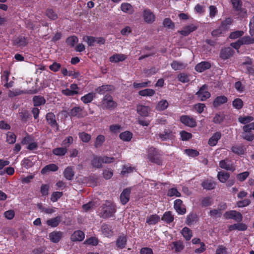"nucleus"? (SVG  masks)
I'll use <instances>...</instances> for the list:
<instances>
[{
	"label": "nucleus",
	"mask_w": 254,
	"mask_h": 254,
	"mask_svg": "<svg viewBox=\"0 0 254 254\" xmlns=\"http://www.w3.org/2000/svg\"><path fill=\"white\" fill-rule=\"evenodd\" d=\"M169 106V104L167 100H162L159 101L156 106V109L158 111H163L167 109Z\"/></svg>",
	"instance_id": "nucleus-42"
},
{
	"label": "nucleus",
	"mask_w": 254,
	"mask_h": 254,
	"mask_svg": "<svg viewBox=\"0 0 254 254\" xmlns=\"http://www.w3.org/2000/svg\"><path fill=\"white\" fill-rule=\"evenodd\" d=\"M136 112L139 116L141 117H147L150 113L151 109L148 106L138 104L136 106Z\"/></svg>",
	"instance_id": "nucleus-6"
},
{
	"label": "nucleus",
	"mask_w": 254,
	"mask_h": 254,
	"mask_svg": "<svg viewBox=\"0 0 254 254\" xmlns=\"http://www.w3.org/2000/svg\"><path fill=\"white\" fill-rule=\"evenodd\" d=\"M180 121L185 126L190 127H195L197 125L195 120L187 115L182 116L180 117Z\"/></svg>",
	"instance_id": "nucleus-7"
},
{
	"label": "nucleus",
	"mask_w": 254,
	"mask_h": 254,
	"mask_svg": "<svg viewBox=\"0 0 254 254\" xmlns=\"http://www.w3.org/2000/svg\"><path fill=\"white\" fill-rule=\"evenodd\" d=\"M113 89V86L109 85H104L96 90V92L100 94H104L108 91H111Z\"/></svg>",
	"instance_id": "nucleus-40"
},
{
	"label": "nucleus",
	"mask_w": 254,
	"mask_h": 254,
	"mask_svg": "<svg viewBox=\"0 0 254 254\" xmlns=\"http://www.w3.org/2000/svg\"><path fill=\"white\" fill-rule=\"evenodd\" d=\"M96 94L95 93H89L81 98V100L85 104H88L92 102Z\"/></svg>",
	"instance_id": "nucleus-33"
},
{
	"label": "nucleus",
	"mask_w": 254,
	"mask_h": 254,
	"mask_svg": "<svg viewBox=\"0 0 254 254\" xmlns=\"http://www.w3.org/2000/svg\"><path fill=\"white\" fill-rule=\"evenodd\" d=\"M230 177L229 173L224 172L220 171L218 173L217 178L219 181L222 183H225Z\"/></svg>",
	"instance_id": "nucleus-31"
},
{
	"label": "nucleus",
	"mask_w": 254,
	"mask_h": 254,
	"mask_svg": "<svg viewBox=\"0 0 254 254\" xmlns=\"http://www.w3.org/2000/svg\"><path fill=\"white\" fill-rule=\"evenodd\" d=\"M187 64L180 61H174L171 64V67L175 70H182L185 69Z\"/></svg>",
	"instance_id": "nucleus-23"
},
{
	"label": "nucleus",
	"mask_w": 254,
	"mask_h": 254,
	"mask_svg": "<svg viewBox=\"0 0 254 254\" xmlns=\"http://www.w3.org/2000/svg\"><path fill=\"white\" fill-rule=\"evenodd\" d=\"M74 175L73 167H67L64 172V177L68 180H71Z\"/></svg>",
	"instance_id": "nucleus-32"
},
{
	"label": "nucleus",
	"mask_w": 254,
	"mask_h": 254,
	"mask_svg": "<svg viewBox=\"0 0 254 254\" xmlns=\"http://www.w3.org/2000/svg\"><path fill=\"white\" fill-rule=\"evenodd\" d=\"M221 137V133L220 132L217 131L215 132L213 135L209 138L208 143L211 146L216 145L218 141Z\"/></svg>",
	"instance_id": "nucleus-20"
},
{
	"label": "nucleus",
	"mask_w": 254,
	"mask_h": 254,
	"mask_svg": "<svg viewBox=\"0 0 254 254\" xmlns=\"http://www.w3.org/2000/svg\"><path fill=\"white\" fill-rule=\"evenodd\" d=\"M227 98L225 96L217 97L213 101V105L214 107L217 108L221 105L227 102Z\"/></svg>",
	"instance_id": "nucleus-25"
},
{
	"label": "nucleus",
	"mask_w": 254,
	"mask_h": 254,
	"mask_svg": "<svg viewBox=\"0 0 254 254\" xmlns=\"http://www.w3.org/2000/svg\"><path fill=\"white\" fill-rule=\"evenodd\" d=\"M127 58V56L122 54H115L110 57V61L112 63H117L123 62Z\"/></svg>",
	"instance_id": "nucleus-19"
},
{
	"label": "nucleus",
	"mask_w": 254,
	"mask_h": 254,
	"mask_svg": "<svg viewBox=\"0 0 254 254\" xmlns=\"http://www.w3.org/2000/svg\"><path fill=\"white\" fill-rule=\"evenodd\" d=\"M197 28V26L195 24H191L189 25L184 27L182 29L179 31L178 32L181 35L186 36H188L190 33L195 31Z\"/></svg>",
	"instance_id": "nucleus-12"
},
{
	"label": "nucleus",
	"mask_w": 254,
	"mask_h": 254,
	"mask_svg": "<svg viewBox=\"0 0 254 254\" xmlns=\"http://www.w3.org/2000/svg\"><path fill=\"white\" fill-rule=\"evenodd\" d=\"M211 65L209 63L202 62L196 65L195 69L197 71L202 72L205 70L209 69Z\"/></svg>",
	"instance_id": "nucleus-21"
},
{
	"label": "nucleus",
	"mask_w": 254,
	"mask_h": 254,
	"mask_svg": "<svg viewBox=\"0 0 254 254\" xmlns=\"http://www.w3.org/2000/svg\"><path fill=\"white\" fill-rule=\"evenodd\" d=\"M162 154L160 151L157 150L153 147H150L148 149L147 158L149 160L157 165L162 164Z\"/></svg>",
	"instance_id": "nucleus-2"
},
{
	"label": "nucleus",
	"mask_w": 254,
	"mask_h": 254,
	"mask_svg": "<svg viewBox=\"0 0 254 254\" xmlns=\"http://www.w3.org/2000/svg\"><path fill=\"white\" fill-rule=\"evenodd\" d=\"M160 219V217L156 214L150 215L146 220V223L149 225H154L156 224Z\"/></svg>",
	"instance_id": "nucleus-46"
},
{
	"label": "nucleus",
	"mask_w": 254,
	"mask_h": 254,
	"mask_svg": "<svg viewBox=\"0 0 254 254\" xmlns=\"http://www.w3.org/2000/svg\"><path fill=\"white\" fill-rule=\"evenodd\" d=\"M163 24L165 27L168 28L174 29L175 25L171 19L166 18L163 20Z\"/></svg>",
	"instance_id": "nucleus-60"
},
{
	"label": "nucleus",
	"mask_w": 254,
	"mask_h": 254,
	"mask_svg": "<svg viewBox=\"0 0 254 254\" xmlns=\"http://www.w3.org/2000/svg\"><path fill=\"white\" fill-rule=\"evenodd\" d=\"M134 170V168L131 166H123L121 174L123 176H127L128 174L132 172Z\"/></svg>",
	"instance_id": "nucleus-54"
},
{
	"label": "nucleus",
	"mask_w": 254,
	"mask_h": 254,
	"mask_svg": "<svg viewBox=\"0 0 254 254\" xmlns=\"http://www.w3.org/2000/svg\"><path fill=\"white\" fill-rule=\"evenodd\" d=\"M175 132L171 128H165L163 131L157 133L155 136L158 140L161 141L173 140L175 138Z\"/></svg>",
	"instance_id": "nucleus-3"
},
{
	"label": "nucleus",
	"mask_w": 254,
	"mask_h": 254,
	"mask_svg": "<svg viewBox=\"0 0 254 254\" xmlns=\"http://www.w3.org/2000/svg\"><path fill=\"white\" fill-rule=\"evenodd\" d=\"M201 185L204 189L210 190L215 188L216 184L214 181L206 180L203 182Z\"/></svg>",
	"instance_id": "nucleus-38"
},
{
	"label": "nucleus",
	"mask_w": 254,
	"mask_h": 254,
	"mask_svg": "<svg viewBox=\"0 0 254 254\" xmlns=\"http://www.w3.org/2000/svg\"><path fill=\"white\" fill-rule=\"evenodd\" d=\"M63 236V233L61 231H53L49 234V239L53 243H58Z\"/></svg>",
	"instance_id": "nucleus-14"
},
{
	"label": "nucleus",
	"mask_w": 254,
	"mask_h": 254,
	"mask_svg": "<svg viewBox=\"0 0 254 254\" xmlns=\"http://www.w3.org/2000/svg\"><path fill=\"white\" fill-rule=\"evenodd\" d=\"M244 32L242 30H238L231 32L229 35V38L232 39H235L242 36Z\"/></svg>",
	"instance_id": "nucleus-55"
},
{
	"label": "nucleus",
	"mask_w": 254,
	"mask_h": 254,
	"mask_svg": "<svg viewBox=\"0 0 254 254\" xmlns=\"http://www.w3.org/2000/svg\"><path fill=\"white\" fill-rule=\"evenodd\" d=\"M70 115L72 117H77L78 118L84 117V115L82 114V109L80 107L73 108L70 110Z\"/></svg>",
	"instance_id": "nucleus-24"
},
{
	"label": "nucleus",
	"mask_w": 254,
	"mask_h": 254,
	"mask_svg": "<svg viewBox=\"0 0 254 254\" xmlns=\"http://www.w3.org/2000/svg\"><path fill=\"white\" fill-rule=\"evenodd\" d=\"M219 165L222 169L226 170L234 171L235 170V167L233 162L229 159L221 160Z\"/></svg>",
	"instance_id": "nucleus-9"
},
{
	"label": "nucleus",
	"mask_w": 254,
	"mask_h": 254,
	"mask_svg": "<svg viewBox=\"0 0 254 254\" xmlns=\"http://www.w3.org/2000/svg\"><path fill=\"white\" fill-rule=\"evenodd\" d=\"M181 233L187 241L190 240L192 236V233L190 229L186 227L182 230Z\"/></svg>",
	"instance_id": "nucleus-35"
},
{
	"label": "nucleus",
	"mask_w": 254,
	"mask_h": 254,
	"mask_svg": "<svg viewBox=\"0 0 254 254\" xmlns=\"http://www.w3.org/2000/svg\"><path fill=\"white\" fill-rule=\"evenodd\" d=\"M232 19L230 18H226L221 22L220 26L226 32L228 30L230 26L232 23Z\"/></svg>",
	"instance_id": "nucleus-44"
},
{
	"label": "nucleus",
	"mask_w": 254,
	"mask_h": 254,
	"mask_svg": "<svg viewBox=\"0 0 254 254\" xmlns=\"http://www.w3.org/2000/svg\"><path fill=\"white\" fill-rule=\"evenodd\" d=\"M91 164L93 167L100 168L102 167V161L101 157L94 156L91 161Z\"/></svg>",
	"instance_id": "nucleus-30"
},
{
	"label": "nucleus",
	"mask_w": 254,
	"mask_h": 254,
	"mask_svg": "<svg viewBox=\"0 0 254 254\" xmlns=\"http://www.w3.org/2000/svg\"><path fill=\"white\" fill-rule=\"evenodd\" d=\"M242 137L249 141H252L254 138V134L251 132H245L243 131Z\"/></svg>",
	"instance_id": "nucleus-61"
},
{
	"label": "nucleus",
	"mask_w": 254,
	"mask_h": 254,
	"mask_svg": "<svg viewBox=\"0 0 254 254\" xmlns=\"http://www.w3.org/2000/svg\"><path fill=\"white\" fill-rule=\"evenodd\" d=\"M103 175L104 178L108 180L112 178L113 175V172L110 169H106L103 170Z\"/></svg>",
	"instance_id": "nucleus-63"
},
{
	"label": "nucleus",
	"mask_w": 254,
	"mask_h": 254,
	"mask_svg": "<svg viewBox=\"0 0 254 254\" xmlns=\"http://www.w3.org/2000/svg\"><path fill=\"white\" fill-rule=\"evenodd\" d=\"M247 229V226L244 223H237L231 225L229 227V230L231 231L235 230L239 231H245Z\"/></svg>",
	"instance_id": "nucleus-28"
},
{
	"label": "nucleus",
	"mask_w": 254,
	"mask_h": 254,
	"mask_svg": "<svg viewBox=\"0 0 254 254\" xmlns=\"http://www.w3.org/2000/svg\"><path fill=\"white\" fill-rule=\"evenodd\" d=\"M46 15L52 20H56L58 18V15L52 9H48L46 11Z\"/></svg>",
	"instance_id": "nucleus-58"
},
{
	"label": "nucleus",
	"mask_w": 254,
	"mask_h": 254,
	"mask_svg": "<svg viewBox=\"0 0 254 254\" xmlns=\"http://www.w3.org/2000/svg\"><path fill=\"white\" fill-rule=\"evenodd\" d=\"M46 120L50 126L54 128L58 129V125L56 120V116L52 113H49L46 115Z\"/></svg>",
	"instance_id": "nucleus-16"
},
{
	"label": "nucleus",
	"mask_w": 254,
	"mask_h": 254,
	"mask_svg": "<svg viewBox=\"0 0 254 254\" xmlns=\"http://www.w3.org/2000/svg\"><path fill=\"white\" fill-rule=\"evenodd\" d=\"M83 39L87 42L89 46H93L95 43V37L92 36H85Z\"/></svg>",
	"instance_id": "nucleus-57"
},
{
	"label": "nucleus",
	"mask_w": 254,
	"mask_h": 254,
	"mask_svg": "<svg viewBox=\"0 0 254 254\" xmlns=\"http://www.w3.org/2000/svg\"><path fill=\"white\" fill-rule=\"evenodd\" d=\"M85 237L84 233L81 231H76L71 236L72 241H81Z\"/></svg>",
	"instance_id": "nucleus-22"
},
{
	"label": "nucleus",
	"mask_w": 254,
	"mask_h": 254,
	"mask_svg": "<svg viewBox=\"0 0 254 254\" xmlns=\"http://www.w3.org/2000/svg\"><path fill=\"white\" fill-rule=\"evenodd\" d=\"M33 101L34 106H39L44 105L46 103V100L43 97L40 96H35L33 98Z\"/></svg>",
	"instance_id": "nucleus-34"
},
{
	"label": "nucleus",
	"mask_w": 254,
	"mask_h": 254,
	"mask_svg": "<svg viewBox=\"0 0 254 254\" xmlns=\"http://www.w3.org/2000/svg\"><path fill=\"white\" fill-rule=\"evenodd\" d=\"M62 218L61 216H58L48 220L46 221V224L52 227H56L58 226L61 222Z\"/></svg>",
	"instance_id": "nucleus-27"
},
{
	"label": "nucleus",
	"mask_w": 254,
	"mask_h": 254,
	"mask_svg": "<svg viewBox=\"0 0 254 254\" xmlns=\"http://www.w3.org/2000/svg\"><path fill=\"white\" fill-rule=\"evenodd\" d=\"M246 147L242 144L233 145L231 148L232 152L238 155L244 154L246 152Z\"/></svg>",
	"instance_id": "nucleus-13"
},
{
	"label": "nucleus",
	"mask_w": 254,
	"mask_h": 254,
	"mask_svg": "<svg viewBox=\"0 0 254 254\" xmlns=\"http://www.w3.org/2000/svg\"><path fill=\"white\" fill-rule=\"evenodd\" d=\"M233 106L237 109H240L243 106V101L239 98H237L233 101Z\"/></svg>",
	"instance_id": "nucleus-64"
},
{
	"label": "nucleus",
	"mask_w": 254,
	"mask_h": 254,
	"mask_svg": "<svg viewBox=\"0 0 254 254\" xmlns=\"http://www.w3.org/2000/svg\"><path fill=\"white\" fill-rule=\"evenodd\" d=\"M183 201L180 199H176L174 201V208L179 214H184L186 213V208L183 206Z\"/></svg>",
	"instance_id": "nucleus-18"
},
{
	"label": "nucleus",
	"mask_w": 254,
	"mask_h": 254,
	"mask_svg": "<svg viewBox=\"0 0 254 254\" xmlns=\"http://www.w3.org/2000/svg\"><path fill=\"white\" fill-rule=\"evenodd\" d=\"M132 137V133L129 131H125L120 134V138L124 141H129Z\"/></svg>",
	"instance_id": "nucleus-41"
},
{
	"label": "nucleus",
	"mask_w": 254,
	"mask_h": 254,
	"mask_svg": "<svg viewBox=\"0 0 254 254\" xmlns=\"http://www.w3.org/2000/svg\"><path fill=\"white\" fill-rule=\"evenodd\" d=\"M102 232L103 234L107 237H109L112 235L113 231L111 230V228L110 226L103 224L101 228Z\"/></svg>",
	"instance_id": "nucleus-43"
},
{
	"label": "nucleus",
	"mask_w": 254,
	"mask_h": 254,
	"mask_svg": "<svg viewBox=\"0 0 254 254\" xmlns=\"http://www.w3.org/2000/svg\"><path fill=\"white\" fill-rule=\"evenodd\" d=\"M78 39L75 36L69 37L66 39L67 44L71 47H74L75 44L77 43Z\"/></svg>",
	"instance_id": "nucleus-56"
},
{
	"label": "nucleus",
	"mask_w": 254,
	"mask_h": 254,
	"mask_svg": "<svg viewBox=\"0 0 254 254\" xmlns=\"http://www.w3.org/2000/svg\"><path fill=\"white\" fill-rule=\"evenodd\" d=\"M232 4H233V8L235 10L239 12V13H243V16H245L247 14V11L244 9H242V2L241 0H231Z\"/></svg>",
	"instance_id": "nucleus-15"
},
{
	"label": "nucleus",
	"mask_w": 254,
	"mask_h": 254,
	"mask_svg": "<svg viewBox=\"0 0 254 254\" xmlns=\"http://www.w3.org/2000/svg\"><path fill=\"white\" fill-rule=\"evenodd\" d=\"M121 9L123 12L128 14H131L133 12V8L132 5L127 2L123 3L121 4Z\"/></svg>",
	"instance_id": "nucleus-29"
},
{
	"label": "nucleus",
	"mask_w": 254,
	"mask_h": 254,
	"mask_svg": "<svg viewBox=\"0 0 254 254\" xmlns=\"http://www.w3.org/2000/svg\"><path fill=\"white\" fill-rule=\"evenodd\" d=\"M180 135L182 140H188L192 137V134L185 130L180 132Z\"/></svg>",
	"instance_id": "nucleus-62"
},
{
	"label": "nucleus",
	"mask_w": 254,
	"mask_h": 254,
	"mask_svg": "<svg viewBox=\"0 0 254 254\" xmlns=\"http://www.w3.org/2000/svg\"><path fill=\"white\" fill-rule=\"evenodd\" d=\"M116 211L115 205L113 203L107 201L101 207L100 213L102 217L107 218L112 217Z\"/></svg>",
	"instance_id": "nucleus-1"
},
{
	"label": "nucleus",
	"mask_w": 254,
	"mask_h": 254,
	"mask_svg": "<svg viewBox=\"0 0 254 254\" xmlns=\"http://www.w3.org/2000/svg\"><path fill=\"white\" fill-rule=\"evenodd\" d=\"M59 168L57 165L55 164H50L45 166L41 170L42 174H46L47 173L53 171L55 172L58 170Z\"/></svg>",
	"instance_id": "nucleus-26"
},
{
	"label": "nucleus",
	"mask_w": 254,
	"mask_h": 254,
	"mask_svg": "<svg viewBox=\"0 0 254 254\" xmlns=\"http://www.w3.org/2000/svg\"><path fill=\"white\" fill-rule=\"evenodd\" d=\"M15 44L18 46L24 47L27 44V41L26 39L22 36H20L15 40Z\"/></svg>",
	"instance_id": "nucleus-52"
},
{
	"label": "nucleus",
	"mask_w": 254,
	"mask_h": 254,
	"mask_svg": "<svg viewBox=\"0 0 254 254\" xmlns=\"http://www.w3.org/2000/svg\"><path fill=\"white\" fill-rule=\"evenodd\" d=\"M105 141V137L103 135H98L95 140L94 146L98 148L102 146Z\"/></svg>",
	"instance_id": "nucleus-39"
},
{
	"label": "nucleus",
	"mask_w": 254,
	"mask_h": 254,
	"mask_svg": "<svg viewBox=\"0 0 254 254\" xmlns=\"http://www.w3.org/2000/svg\"><path fill=\"white\" fill-rule=\"evenodd\" d=\"M167 195L169 196H176L180 197L181 196V193L179 192L177 189L176 188H171L169 189L168 191Z\"/></svg>",
	"instance_id": "nucleus-59"
},
{
	"label": "nucleus",
	"mask_w": 254,
	"mask_h": 254,
	"mask_svg": "<svg viewBox=\"0 0 254 254\" xmlns=\"http://www.w3.org/2000/svg\"><path fill=\"white\" fill-rule=\"evenodd\" d=\"M162 220L167 223H171L174 220V216L170 211H167L163 214Z\"/></svg>",
	"instance_id": "nucleus-37"
},
{
	"label": "nucleus",
	"mask_w": 254,
	"mask_h": 254,
	"mask_svg": "<svg viewBox=\"0 0 254 254\" xmlns=\"http://www.w3.org/2000/svg\"><path fill=\"white\" fill-rule=\"evenodd\" d=\"M254 117H253L252 116H245V117H240L239 118H238V121L239 122L242 124H244V125H246V124H249V123H250V122H251L252 121H253L254 120Z\"/></svg>",
	"instance_id": "nucleus-49"
},
{
	"label": "nucleus",
	"mask_w": 254,
	"mask_h": 254,
	"mask_svg": "<svg viewBox=\"0 0 254 254\" xmlns=\"http://www.w3.org/2000/svg\"><path fill=\"white\" fill-rule=\"evenodd\" d=\"M226 219H233L237 221H241L243 218L242 215L239 212L235 210L227 211L224 214Z\"/></svg>",
	"instance_id": "nucleus-8"
},
{
	"label": "nucleus",
	"mask_w": 254,
	"mask_h": 254,
	"mask_svg": "<svg viewBox=\"0 0 254 254\" xmlns=\"http://www.w3.org/2000/svg\"><path fill=\"white\" fill-rule=\"evenodd\" d=\"M6 141L9 144H13L16 141V135L11 132L6 134Z\"/></svg>",
	"instance_id": "nucleus-53"
},
{
	"label": "nucleus",
	"mask_w": 254,
	"mask_h": 254,
	"mask_svg": "<svg viewBox=\"0 0 254 254\" xmlns=\"http://www.w3.org/2000/svg\"><path fill=\"white\" fill-rule=\"evenodd\" d=\"M143 16L144 21L148 23H151L155 21V16L149 9H145L143 11Z\"/></svg>",
	"instance_id": "nucleus-11"
},
{
	"label": "nucleus",
	"mask_w": 254,
	"mask_h": 254,
	"mask_svg": "<svg viewBox=\"0 0 254 254\" xmlns=\"http://www.w3.org/2000/svg\"><path fill=\"white\" fill-rule=\"evenodd\" d=\"M177 78L179 81L182 83H187L190 81V75L184 72L179 74Z\"/></svg>",
	"instance_id": "nucleus-45"
},
{
	"label": "nucleus",
	"mask_w": 254,
	"mask_h": 254,
	"mask_svg": "<svg viewBox=\"0 0 254 254\" xmlns=\"http://www.w3.org/2000/svg\"><path fill=\"white\" fill-rule=\"evenodd\" d=\"M196 95L200 101H203L210 97V93L208 90L207 86L203 85L196 92Z\"/></svg>",
	"instance_id": "nucleus-5"
},
{
	"label": "nucleus",
	"mask_w": 254,
	"mask_h": 254,
	"mask_svg": "<svg viewBox=\"0 0 254 254\" xmlns=\"http://www.w3.org/2000/svg\"><path fill=\"white\" fill-rule=\"evenodd\" d=\"M234 53V51L231 48H225L221 49L220 53V57L223 60H227L231 57Z\"/></svg>",
	"instance_id": "nucleus-10"
},
{
	"label": "nucleus",
	"mask_w": 254,
	"mask_h": 254,
	"mask_svg": "<svg viewBox=\"0 0 254 254\" xmlns=\"http://www.w3.org/2000/svg\"><path fill=\"white\" fill-rule=\"evenodd\" d=\"M127 243V238L125 236H120L117 240V246L120 249L124 248Z\"/></svg>",
	"instance_id": "nucleus-48"
},
{
	"label": "nucleus",
	"mask_w": 254,
	"mask_h": 254,
	"mask_svg": "<svg viewBox=\"0 0 254 254\" xmlns=\"http://www.w3.org/2000/svg\"><path fill=\"white\" fill-rule=\"evenodd\" d=\"M78 136L79 138L83 142H88L91 139V135L90 134L85 132H81L78 133Z\"/></svg>",
	"instance_id": "nucleus-50"
},
{
	"label": "nucleus",
	"mask_w": 254,
	"mask_h": 254,
	"mask_svg": "<svg viewBox=\"0 0 254 254\" xmlns=\"http://www.w3.org/2000/svg\"><path fill=\"white\" fill-rule=\"evenodd\" d=\"M66 147H58L53 150V153L57 156H63L67 152Z\"/></svg>",
	"instance_id": "nucleus-47"
},
{
	"label": "nucleus",
	"mask_w": 254,
	"mask_h": 254,
	"mask_svg": "<svg viewBox=\"0 0 254 254\" xmlns=\"http://www.w3.org/2000/svg\"><path fill=\"white\" fill-rule=\"evenodd\" d=\"M101 106L103 109L112 110L117 106V104L111 96L106 95L101 101Z\"/></svg>",
	"instance_id": "nucleus-4"
},
{
	"label": "nucleus",
	"mask_w": 254,
	"mask_h": 254,
	"mask_svg": "<svg viewBox=\"0 0 254 254\" xmlns=\"http://www.w3.org/2000/svg\"><path fill=\"white\" fill-rule=\"evenodd\" d=\"M155 93V91L154 90L152 89H145L143 90H141L138 92V94L141 96H148L151 97L153 96Z\"/></svg>",
	"instance_id": "nucleus-36"
},
{
	"label": "nucleus",
	"mask_w": 254,
	"mask_h": 254,
	"mask_svg": "<svg viewBox=\"0 0 254 254\" xmlns=\"http://www.w3.org/2000/svg\"><path fill=\"white\" fill-rule=\"evenodd\" d=\"M130 192L131 189L130 188H127L125 189L121 193L120 199L123 204H126L129 201Z\"/></svg>",
	"instance_id": "nucleus-17"
},
{
	"label": "nucleus",
	"mask_w": 254,
	"mask_h": 254,
	"mask_svg": "<svg viewBox=\"0 0 254 254\" xmlns=\"http://www.w3.org/2000/svg\"><path fill=\"white\" fill-rule=\"evenodd\" d=\"M240 39L243 45H249L254 43V38L249 36H244Z\"/></svg>",
	"instance_id": "nucleus-51"
}]
</instances>
